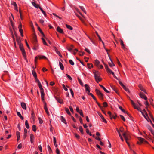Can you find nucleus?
Segmentation results:
<instances>
[{
	"instance_id": "f257e3e1",
	"label": "nucleus",
	"mask_w": 154,
	"mask_h": 154,
	"mask_svg": "<svg viewBox=\"0 0 154 154\" xmlns=\"http://www.w3.org/2000/svg\"><path fill=\"white\" fill-rule=\"evenodd\" d=\"M95 80L98 83V82L102 80V79L100 77V73L97 71H95L93 72Z\"/></svg>"
},
{
	"instance_id": "f03ea898",
	"label": "nucleus",
	"mask_w": 154,
	"mask_h": 154,
	"mask_svg": "<svg viewBox=\"0 0 154 154\" xmlns=\"http://www.w3.org/2000/svg\"><path fill=\"white\" fill-rule=\"evenodd\" d=\"M122 135L125 139L126 143L128 145H129V143L128 142V140H129L130 139V136L127 132L123 133L122 134Z\"/></svg>"
},
{
	"instance_id": "7ed1b4c3",
	"label": "nucleus",
	"mask_w": 154,
	"mask_h": 154,
	"mask_svg": "<svg viewBox=\"0 0 154 154\" xmlns=\"http://www.w3.org/2000/svg\"><path fill=\"white\" fill-rule=\"evenodd\" d=\"M19 45L20 48L22 52V55L23 56V57H24V59L25 60H26V54L25 53V51L24 49L23 45L21 44H20V45Z\"/></svg>"
},
{
	"instance_id": "20e7f679",
	"label": "nucleus",
	"mask_w": 154,
	"mask_h": 154,
	"mask_svg": "<svg viewBox=\"0 0 154 154\" xmlns=\"http://www.w3.org/2000/svg\"><path fill=\"white\" fill-rule=\"evenodd\" d=\"M96 92L97 95L98 96V97H99L101 99H103V94H102L101 92L97 89H96L95 90Z\"/></svg>"
},
{
	"instance_id": "39448f33",
	"label": "nucleus",
	"mask_w": 154,
	"mask_h": 154,
	"mask_svg": "<svg viewBox=\"0 0 154 154\" xmlns=\"http://www.w3.org/2000/svg\"><path fill=\"white\" fill-rule=\"evenodd\" d=\"M38 58L40 59H47L46 57L44 56H37L35 57V65L36 63L37 62V59Z\"/></svg>"
},
{
	"instance_id": "423d86ee",
	"label": "nucleus",
	"mask_w": 154,
	"mask_h": 154,
	"mask_svg": "<svg viewBox=\"0 0 154 154\" xmlns=\"http://www.w3.org/2000/svg\"><path fill=\"white\" fill-rule=\"evenodd\" d=\"M138 139L141 143H142L143 142H144L146 143H148V142L145 140V139L143 138H142L141 137H138Z\"/></svg>"
},
{
	"instance_id": "0eeeda50",
	"label": "nucleus",
	"mask_w": 154,
	"mask_h": 154,
	"mask_svg": "<svg viewBox=\"0 0 154 154\" xmlns=\"http://www.w3.org/2000/svg\"><path fill=\"white\" fill-rule=\"evenodd\" d=\"M103 64L104 65L105 67L107 72L108 73H111L112 71L108 67L107 65L104 63H103Z\"/></svg>"
},
{
	"instance_id": "6e6552de",
	"label": "nucleus",
	"mask_w": 154,
	"mask_h": 154,
	"mask_svg": "<svg viewBox=\"0 0 154 154\" xmlns=\"http://www.w3.org/2000/svg\"><path fill=\"white\" fill-rule=\"evenodd\" d=\"M55 98L56 100L60 104H62L63 103V100L60 99V97H57L56 96L55 97Z\"/></svg>"
},
{
	"instance_id": "1a4fd4ad",
	"label": "nucleus",
	"mask_w": 154,
	"mask_h": 154,
	"mask_svg": "<svg viewBox=\"0 0 154 154\" xmlns=\"http://www.w3.org/2000/svg\"><path fill=\"white\" fill-rule=\"evenodd\" d=\"M140 96L141 98H143L145 100H146L147 99V97L145 96V95L143 94V93L142 92H140Z\"/></svg>"
},
{
	"instance_id": "9d476101",
	"label": "nucleus",
	"mask_w": 154,
	"mask_h": 154,
	"mask_svg": "<svg viewBox=\"0 0 154 154\" xmlns=\"http://www.w3.org/2000/svg\"><path fill=\"white\" fill-rule=\"evenodd\" d=\"M98 114L101 118L103 121V122L106 123L107 122V121L104 118V117H103V116H102V115L100 113H98Z\"/></svg>"
},
{
	"instance_id": "9b49d317",
	"label": "nucleus",
	"mask_w": 154,
	"mask_h": 154,
	"mask_svg": "<svg viewBox=\"0 0 154 154\" xmlns=\"http://www.w3.org/2000/svg\"><path fill=\"white\" fill-rule=\"evenodd\" d=\"M21 105L22 107L24 109H26V106L25 103L24 102H21Z\"/></svg>"
},
{
	"instance_id": "f8f14e48",
	"label": "nucleus",
	"mask_w": 154,
	"mask_h": 154,
	"mask_svg": "<svg viewBox=\"0 0 154 154\" xmlns=\"http://www.w3.org/2000/svg\"><path fill=\"white\" fill-rule=\"evenodd\" d=\"M57 31L60 33H63V32L62 29L60 28L59 26H58L57 29Z\"/></svg>"
},
{
	"instance_id": "ddd939ff",
	"label": "nucleus",
	"mask_w": 154,
	"mask_h": 154,
	"mask_svg": "<svg viewBox=\"0 0 154 154\" xmlns=\"http://www.w3.org/2000/svg\"><path fill=\"white\" fill-rule=\"evenodd\" d=\"M85 87L86 89V91H87L88 92V94L89 93H90V91L89 90L90 87L87 84H86L85 85Z\"/></svg>"
},
{
	"instance_id": "4468645a",
	"label": "nucleus",
	"mask_w": 154,
	"mask_h": 154,
	"mask_svg": "<svg viewBox=\"0 0 154 154\" xmlns=\"http://www.w3.org/2000/svg\"><path fill=\"white\" fill-rule=\"evenodd\" d=\"M60 119H61V120L62 122H63V123H64L66 125L67 124V122H66V121L65 119L64 118V117H63L62 116H60Z\"/></svg>"
},
{
	"instance_id": "2eb2a0df",
	"label": "nucleus",
	"mask_w": 154,
	"mask_h": 154,
	"mask_svg": "<svg viewBox=\"0 0 154 154\" xmlns=\"http://www.w3.org/2000/svg\"><path fill=\"white\" fill-rule=\"evenodd\" d=\"M139 87L141 91H144L146 94H147V93L146 92V90L144 89L141 85H139Z\"/></svg>"
},
{
	"instance_id": "dca6fc26",
	"label": "nucleus",
	"mask_w": 154,
	"mask_h": 154,
	"mask_svg": "<svg viewBox=\"0 0 154 154\" xmlns=\"http://www.w3.org/2000/svg\"><path fill=\"white\" fill-rule=\"evenodd\" d=\"M96 103L98 105L99 107L100 108V109L102 110V111L103 112V113L104 114H105V112H104L103 110V107L100 104H99L97 101V100H95Z\"/></svg>"
},
{
	"instance_id": "f3484780",
	"label": "nucleus",
	"mask_w": 154,
	"mask_h": 154,
	"mask_svg": "<svg viewBox=\"0 0 154 154\" xmlns=\"http://www.w3.org/2000/svg\"><path fill=\"white\" fill-rule=\"evenodd\" d=\"M110 60L111 61V63H109V64L111 67H112L113 66H115V64L113 63L112 61V60L111 58L109 57Z\"/></svg>"
},
{
	"instance_id": "a211bd4d",
	"label": "nucleus",
	"mask_w": 154,
	"mask_h": 154,
	"mask_svg": "<svg viewBox=\"0 0 154 154\" xmlns=\"http://www.w3.org/2000/svg\"><path fill=\"white\" fill-rule=\"evenodd\" d=\"M99 86L102 88H103V89L105 91V92L107 93H109V91H108L104 86H103V85H101L100 84H99Z\"/></svg>"
},
{
	"instance_id": "6ab92c4d",
	"label": "nucleus",
	"mask_w": 154,
	"mask_h": 154,
	"mask_svg": "<svg viewBox=\"0 0 154 154\" xmlns=\"http://www.w3.org/2000/svg\"><path fill=\"white\" fill-rule=\"evenodd\" d=\"M32 5L36 8H39L40 7L38 5L36 4V3H35L34 2H32Z\"/></svg>"
},
{
	"instance_id": "aec40b11",
	"label": "nucleus",
	"mask_w": 154,
	"mask_h": 154,
	"mask_svg": "<svg viewBox=\"0 0 154 154\" xmlns=\"http://www.w3.org/2000/svg\"><path fill=\"white\" fill-rule=\"evenodd\" d=\"M30 139L31 143H33V140L34 138V135L32 134H31L30 135Z\"/></svg>"
},
{
	"instance_id": "412c9836",
	"label": "nucleus",
	"mask_w": 154,
	"mask_h": 154,
	"mask_svg": "<svg viewBox=\"0 0 154 154\" xmlns=\"http://www.w3.org/2000/svg\"><path fill=\"white\" fill-rule=\"evenodd\" d=\"M15 35H16V37H17L16 40H17V42L18 44V45H20V44H21L20 43L21 41H20V39L19 38H18V37H17V35H16V33H15Z\"/></svg>"
},
{
	"instance_id": "4be33fe9",
	"label": "nucleus",
	"mask_w": 154,
	"mask_h": 154,
	"mask_svg": "<svg viewBox=\"0 0 154 154\" xmlns=\"http://www.w3.org/2000/svg\"><path fill=\"white\" fill-rule=\"evenodd\" d=\"M37 39L36 38V36L35 35H34L33 37V44H35L36 43Z\"/></svg>"
},
{
	"instance_id": "5701e85b",
	"label": "nucleus",
	"mask_w": 154,
	"mask_h": 154,
	"mask_svg": "<svg viewBox=\"0 0 154 154\" xmlns=\"http://www.w3.org/2000/svg\"><path fill=\"white\" fill-rule=\"evenodd\" d=\"M25 125L27 129H29V125L28 124V121L27 120L25 121Z\"/></svg>"
},
{
	"instance_id": "b1692460",
	"label": "nucleus",
	"mask_w": 154,
	"mask_h": 154,
	"mask_svg": "<svg viewBox=\"0 0 154 154\" xmlns=\"http://www.w3.org/2000/svg\"><path fill=\"white\" fill-rule=\"evenodd\" d=\"M120 42H121V45L122 46V48H123L125 50V46L123 44V41L122 40H121Z\"/></svg>"
},
{
	"instance_id": "393cba45",
	"label": "nucleus",
	"mask_w": 154,
	"mask_h": 154,
	"mask_svg": "<svg viewBox=\"0 0 154 154\" xmlns=\"http://www.w3.org/2000/svg\"><path fill=\"white\" fill-rule=\"evenodd\" d=\"M38 29L39 31L42 34V36L44 37L45 35L44 34V33H43V32L42 31V30L41 29H40V28L38 26Z\"/></svg>"
},
{
	"instance_id": "a878e982",
	"label": "nucleus",
	"mask_w": 154,
	"mask_h": 154,
	"mask_svg": "<svg viewBox=\"0 0 154 154\" xmlns=\"http://www.w3.org/2000/svg\"><path fill=\"white\" fill-rule=\"evenodd\" d=\"M60 67L62 70H63L64 69V66L60 62H59Z\"/></svg>"
},
{
	"instance_id": "bb28decb",
	"label": "nucleus",
	"mask_w": 154,
	"mask_h": 154,
	"mask_svg": "<svg viewBox=\"0 0 154 154\" xmlns=\"http://www.w3.org/2000/svg\"><path fill=\"white\" fill-rule=\"evenodd\" d=\"M65 111L66 112V113L69 115L71 116V114L70 112L69 111V109L67 108H65Z\"/></svg>"
},
{
	"instance_id": "cd10ccee",
	"label": "nucleus",
	"mask_w": 154,
	"mask_h": 154,
	"mask_svg": "<svg viewBox=\"0 0 154 154\" xmlns=\"http://www.w3.org/2000/svg\"><path fill=\"white\" fill-rule=\"evenodd\" d=\"M111 87L113 89V90L117 94H118V92L117 89L115 88L114 86H111Z\"/></svg>"
},
{
	"instance_id": "c85d7f7f",
	"label": "nucleus",
	"mask_w": 154,
	"mask_h": 154,
	"mask_svg": "<svg viewBox=\"0 0 154 154\" xmlns=\"http://www.w3.org/2000/svg\"><path fill=\"white\" fill-rule=\"evenodd\" d=\"M79 7L86 14V12L85 11V9L84 8L83 6H80Z\"/></svg>"
},
{
	"instance_id": "c756f323",
	"label": "nucleus",
	"mask_w": 154,
	"mask_h": 154,
	"mask_svg": "<svg viewBox=\"0 0 154 154\" xmlns=\"http://www.w3.org/2000/svg\"><path fill=\"white\" fill-rule=\"evenodd\" d=\"M32 73L34 78H36V77H37V74L35 72V71L32 70Z\"/></svg>"
},
{
	"instance_id": "7c9ffc66",
	"label": "nucleus",
	"mask_w": 154,
	"mask_h": 154,
	"mask_svg": "<svg viewBox=\"0 0 154 154\" xmlns=\"http://www.w3.org/2000/svg\"><path fill=\"white\" fill-rule=\"evenodd\" d=\"M136 108H134L135 109H137L138 111L141 112V113H143V111L141 110V109L140 107H138L137 106H135Z\"/></svg>"
},
{
	"instance_id": "2f4dec72",
	"label": "nucleus",
	"mask_w": 154,
	"mask_h": 154,
	"mask_svg": "<svg viewBox=\"0 0 154 154\" xmlns=\"http://www.w3.org/2000/svg\"><path fill=\"white\" fill-rule=\"evenodd\" d=\"M100 63V62L97 60H96L95 61L94 64L96 66H98Z\"/></svg>"
},
{
	"instance_id": "473e14b6",
	"label": "nucleus",
	"mask_w": 154,
	"mask_h": 154,
	"mask_svg": "<svg viewBox=\"0 0 154 154\" xmlns=\"http://www.w3.org/2000/svg\"><path fill=\"white\" fill-rule=\"evenodd\" d=\"M88 94L89 95H90L91 97H92L93 98V99L95 100H96V99L95 97L91 93H89Z\"/></svg>"
},
{
	"instance_id": "72a5a7b5",
	"label": "nucleus",
	"mask_w": 154,
	"mask_h": 154,
	"mask_svg": "<svg viewBox=\"0 0 154 154\" xmlns=\"http://www.w3.org/2000/svg\"><path fill=\"white\" fill-rule=\"evenodd\" d=\"M31 118L33 120H34V113L33 111H32Z\"/></svg>"
},
{
	"instance_id": "f704fd0d",
	"label": "nucleus",
	"mask_w": 154,
	"mask_h": 154,
	"mask_svg": "<svg viewBox=\"0 0 154 154\" xmlns=\"http://www.w3.org/2000/svg\"><path fill=\"white\" fill-rule=\"evenodd\" d=\"M78 80L79 83L82 86H83L84 85H83V83H82V82L81 81V79H79V78H78Z\"/></svg>"
},
{
	"instance_id": "c9c22d12",
	"label": "nucleus",
	"mask_w": 154,
	"mask_h": 154,
	"mask_svg": "<svg viewBox=\"0 0 154 154\" xmlns=\"http://www.w3.org/2000/svg\"><path fill=\"white\" fill-rule=\"evenodd\" d=\"M119 108L124 113H125L126 112L125 110L124 109H123L121 106H119Z\"/></svg>"
},
{
	"instance_id": "e433bc0d",
	"label": "nucleus",
	"mask_w": 154,
	"mask_h": 154,
	"mask_svg": "<svg viewBox=\"0 0 154 154\" xmlns=\"http://www.w3.org/2000/svg\"><path fill=\"white\" fill-rule=\"evenodd\" d=\"M66 26L67 28L69 29L70 30H72L73 29V28L72 27H71L70 26L68 25L67 24H66Z\"/></svg>"
},
{
	"instance_id": "4c0bfd02",
	"label": "nucleus",
	"mask_w": 154,
	"mask_h": 154,
	"mask_svg": "<svg viewBox=\"0 0 154 154\" xmlns=\"http://www.w3.org/2000/svg\"><path fill=\"white\" fill-rule=\"evenodd\" d=\"M39 8L40 9L42 12L44 14V16H46V14L45 13V12L43 11V10L42 9V8L41 7H40Z\"/></svg>"
},
{
	"instance_id": "58836bf2",
	"label": "nucleus",
	"mask_w": 154,
	"mask_h": 154,
	"mask_svg": "<svg viewBox=\"0 0 154 154\" xmlns=\"http://www.w3.org/2000/svg\"><path fill=\"white\" fill-rule=\"evenodd\" d=\"M32 130L34 132L36 131V126L35 125H33L32 126Z\"/></svg>"
},
{
	"instance_id": "ea45409f",
	"label": "nucleus",
	"mask_w": 154,
	"mask_h": 154,
	"mask_svg": "<svg viewBox=\"0 0 154 154\" xmlns=\"http://www.w3.org/2000/svg\"><path fill=\"white\" fill-rule=\"evenodd\" d=\"M79 131H80L81 133L82 134H83L84 132L83 131V129L82 126H80L79 127Z\"/></svg>"
},
{
	"instance_id": "a19ab883",
	"label": "nucleus",
	"mask_w": 154,
	"mask_h": 154,
	"mask_svg": "<svg viewBox=\"0 0 154 154\" xmlns=\"http://www.w3.org/2000/svg\"><path fill=\"white\" fill-rule=\"evenodd\" d=\"M69 62L71 65H74V63L72 60H69Z\"/></svg>"
},
{
	"instance_id": "79ce46f5",
	"label": "nucleus",
	"mask_w": 154,
	"mask_h": 154,
	"mask_svg": "<svg viewBox=\"0 0 154 154\" xmlns=\"http://www.w3.org/2000/svg\"><path fill=\"white\" fill-rule=\"evenodd\" d=\"M131 103L132 105L133 106L134 108H136L135 106H136L135 104L134 103L133 101L131 100Z\"/></svg>"
},
{
	"instance_id": "37998d69",
	"label": "nucleus",
	"mask_w": 154,
	"mask_h": 154,
	"mask_svg": "<svg viewBox=\"0 0 154 154\" xmlns=\"http://www.w3.org/2000/svg\"><path fill=\"white\" fill-rule=\"evenodd\" d=\"M16 135L17 138H20V133L18 131H17L16 132Z\"/></svg>"
},
{
	"instance_id": "c03bdc74",
	"label": "nucleus",
	"mask_w": 154,
	"mask_h": 154,
	"mask_svg": "<svg viewBox=\"0 0 154 154\" xmlns=\"http://www.w3.org/2000/svg\"><path fill=\"white\" fill-rule=\"evenodd\" d=\"M41 93V97H44L45 94L44 93V90L42 91H40Z\"/></svg>"
},
{
	"instance_id": "a18cd8bd",
	"label": "nucleus",
	"mask_w": 154,
	"mask_h": 154,
	"mask_svg": "<svg viewBox=\"0 0 154 154\" xmlns=\"http://www.w3.org/2000/svg\"><path fill=\"white\" fill-rule=\"evenodd\" d=\"M96 33L97 36L99 38V40L100 41H102V40L101 38H100V37L99 36V35H98L97 32H96Z\"/></svg>"
},
{
	"instance_id": "49530a36",
	"label": "nucleus",
	"mask_w": 154,
	"mask_h": 154,
	"mask_svg": "<svg viewBox=\"0 0 154 154\" xmlns=\"http://www.w3.org/2000/svg\"><path fill=\"white\" fill-rule=\"evenodd\" d=\"M42 40L44 44L45 45H47V44L46 43V42L45 41V40L43 38H42Z\"/></svg>"
},
{
	"instance_id": "de8ad7c7",
	"label": "nucleus",
	"mask_w": 154,
	"mask_h": 154,
	"mask_svg": "<svg viewBox=\"0 0 154 154\" xmlns=\"http://www.w3.org/2000/svg\"><path fill=\"white\" fill-rule=\"evenodd\" d=\"M38 120L39 121V122L40 124H42L43 123V121L42 119L40 117L38 118Z\"/></svg>"
},
{
	"instance_id": "09e8293b",
	"label": "nucleus",
	"mask_w": 154,
	"mask_h": 154,
	"mask_svg": "<svg viewBox=\"0 0 154 154\" xmlns=\"http://www.w3.org/2000/svg\"><path fill=\"white\" fill-rule=\"evenodd\" d=\"M147 128L150 131H152V130L151 127L149 125H147Z\"/></svg>"
},
{
	"instance_id": "8fccbe9b",
	"label": "nucleus",
	"mask_w": 154,
	"mask_h": 154,
	"mask_svg": "<svg viewBox=\"0 0 154 154\" xmlns=\"http://www.w3.org/2000/svg\"><path fill=\"white\" fill-rule=\"evenodd\" d=\"M120 116L123 121H125V119L124 117L123 116H122V115H120Z\"/></svg>"
},
{
	"instance_id": "3c124183",
	"label": "nucleus",
	"mask_w": 154,
	"mask_h": 154,
	"mask_svg": "<svg viewBox=\"0 0 154 154\" xmlns=\"http://www.w3.org/2000/svg\"><path fill=\"white\" fill-rule=\"evenodd\" d=\"M48 149L49 152H52V150L49 145H48Z\"/></svg>"
},
{
	"instance_id": "603ef678",
	"label": "nucleus",
	"mask_w": 154,
	"mask_h": 154,
	"mask_svg": "<svg viewBox=\"0 0 154 154\" xmlns=\"http://www.w3.org/2000/svg\"><path fill=\"white\" fill-rule=\"evenodd\" d=\"M103 105L104 107H107L108 106L107 103L106 102H104L103 103Z\"/></svg>"
},
{
	"instance_id": "864d4df0",
	"label": "nucleus",
	"mask_w": 154,
	"mask_h": 154,
	"mask_svg": "<svg viewBox=\"0 0 154 154\" xmlns=\"http://www.w3.org/2000/svg\"><path fill=\"white\" fill-rule=\"evenodd\" d=\"M70 92H71V94L72 96L73 97V96H74V93H73V92L72 89L71 88H70Z\"/></svg>"
},
{
	"instance_id": "5fc2aeb1",
	"label": "nucleus",
	"mask_w": 154,
	"mask_h": 154,
	"mask_svg": "<svg viewBox=\"0 0 154 154\" xmlns=\"http://www.w3.org/2000/svg\"><path fill=\"white\" fill-rule=\"evenodd\" d=\"M142 111L143 112V114H144V115L145 114V115H146L147 117L148 116V114H147V112H146V110L145 109L143 110Z\"/></svg>"
},
{
	"instance_id": "6e6d98bb",
	"label": "nucleus",
	"mask_w": 154,
	"mask_h": 154,
	"mask_svg": "<svg viewBox=\"0 0 154 154\" xmlns=\"http://www.w3.org/2000/svg\"><path fill=\"white\" fill-rule=\"evenodd\" d=\"M62 86L63 88L65 91H67L68 90L67 88L66 87L65 85L64 84H63Z\"/></svg>"
},
{
	"instance_id": "4d7b16f0",
	"label": "nucleus",
	"mask_w": 154,
	"mask_h": 154,
	"mask_svg": "<svg viewBox=\"0 0 154 154\" xmlns=\"http://www.w3.org/2000/svg\"><path fill=\"white\" fill-rule=\"evenodd\" d=\"M79 113H80V115L83 117H84V115L83 114L82 111V110H80Z\"/></svg>"
},
{
	"instance_id": "13d9d810",
	"label": "nucleus",
	"mask_w": 154,
	"mask_h": 154,
	"mask_svg": "<svg viewBox=\"0 0 154 154\" xmlns=\"http://www.w3.org/2000/svg\"><path fill=\"white\" fill-rule=\"evenodd\" d=\"M85 51H86L89 54H90L91 53L90 51L88 49H87V48H85Z\"/></svg>"
},
{
	"instance_id": "bf43d9fd",
	"label": "nucleus",
	"mask_w": 154,
	"mask_h": 154,
	"mask_svg": "<svg viewBox=\"0 0 154 154\" xmlns=\"http://www.w3.org/2000/svg\"><path fill=\"white\" fill-rule=\"evenodd\" d=\"M25 42H26V45L27 47L28 48V49H30V47L29 45H28L27 41L26 40H25Z\"/></svg>"
},
{
	"instance_id": "052dcab7",
	"label": "nucleus",
	"mask_w": 154,
	"mask_h": 154,
	"mask_svg": "<svg viewBox=\"0 0 154 154\" xmlns=\"http://www.w3.org/2000/svg\"><path fill=\"white\" fill-rule=\"evenodd\" d=\"M143 113L142 112V115H143V116L146 119V120H147V119L148 117V116L147 117L146 115H145L144 114H143Z\"/></svg>"
},
{
	"instance_id": "680f3d73",
	"label": "nucleus",
	"mask_w": 154,
	"mask_h": 154,
	"mask_svg": "<svg viewBox=\"0 0 154 154\" xmlns=\"http://www.w3.org/2000/svg\"><path fill=\"white\" fill-rule=\"evenodd\" d=\"M79 121H80V122L82 124H83L82 119L81 117H79Z\"/></svg>"
},
{
	"instance_id": "e2e57ef3",
	"label": "nucleus",
	"mask_w": 154,
	"mask_h": 154,
	"mask_svg": "<svg viewBox=\"0 0 154 154\" xmlns=\"http://www.w3.org/2000/svg\"><path fill=\"white\" fill-rule=\"evenodd\" d=\"M69 109H70V111L72 112V113H73V109L72 108V107H71V106H70L69 107Z\"/></svg>"
},
{
	"instance_id": "0e129e2a",
	"label": "nucleus",
	"mask_w": 154,
	"mask_h": 154,
	"mask_svg": "<svg viewBox=\"0 0 154 154\" xmlns=\"http://www.w3.org/2000/svg\"><path fill=\"white\" fill-rule=\"evenodd\" d=\"M22 144L21 143H20L19 144V145H18V146H17V148L18 149H20L22 148Z\"/></svg>"
},
{
	"instance_id": "69168bd1",
	"label": "nucleus",
	"mask_w": 154,
	"mask_h": 154,
	"mask_svg": "<svg viewBox=\"0 0 154 154\" xmlns=\"http://www.w3.org/2000/svg\"><path fill=\"white\" fill-rule=\"evenodd\" d=\"M39 88H40V91H43L44 90V89H43V88L42 87V85H41L40 86H39Z\"/></svg>"
},
{
	"instance_id": "338daca9",
	"label": "nucleus",
	"mask_w": 154,
	"mask_h": 154,
	"mask_svg": "<svg viewBox=\"0 0 154 154\" xmlns=\"http://www.w3.org/2000/svg\"><path fill=\"white\" fill-rule=\"evenodd\" d=\"M11 4L13 5L14 6H16L17 5L15 2H12Z\"/></svg>"
},
{
	"instance_id": "774afa93",
	"label": "nucleus",
	"mask_w": 154,
	"mask_h": 154,
	"mask_svg": "<svg viewBox=\"0 0 154 154\" xmlns=\"http://www.w3.org/2000/svg\"><path fill=\"white\" fill-rule=\"evenodd\" d=\"M56 152L57 154H60V151L58 148H57L56 149Z\"/></svg>"
}]
</instances>
